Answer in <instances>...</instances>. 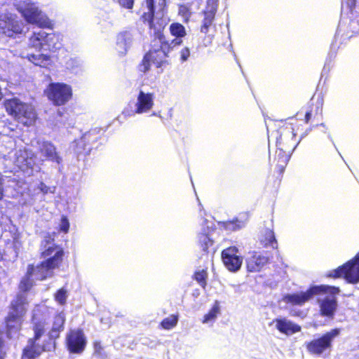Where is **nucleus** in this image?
Listing matches in <instances>:
<instances>
[{
	"instance_id": "9b49d317",
	"label": "nucleus",
	"mask_w": 359,
	"mask_h": 359,
	"mask_svg": "<svg viewBox=\"0 0 359 359\" xmlns=\"http://www.w3.org/2000/svg\"><path fill=\"white\" fill-rule=\"evenodd\" d=\"M333 273L334 277L343 276L348 283H359V253L354 259L335 270Z\"/></svg>"
},
{
	"instance_id": "423d86ee",
	"label": "nucleus",
	"mask_w": 359,
	"mask_h": 359,
	"mask_svg": "<svg viewBox=\"0 0 359 359\" xmlns=\"http://www.w3.org/2000/svg\"><path fill=\"white\" fill-rule=\"evenodd\" d=\"M340 329H332L319 338L315 339L306 344L308 351L313 355H321L326 351H330L332 341L340 334Z\"/></svg>"
},
{
	"instance_id": "ddd939ff",
	"label": "nucleus",
	"mask_w": 359,
	"mask_h": 359,
	"mask_svg": "<svg viewBox=\"0 0 359 359\" xmlns=\"http://www.w3.org/2000/svg\"><path fill=\"white\" fill-rule=\"evenodd\" d=\"M67 344L70 352L81 353L83 351L86 340L83 332L80 330H72L67 337Z\"/></svg>"
},
{
	"instance_id": "f3484780",
	"label": "nucleus",
	"mask_w": 359,
	"mask_h": 359,
	"mask_svg": "<svg viewBox=\"0 0 359 359\" xmlns=\"http://www.w3.org/2000/svg\"><path fill=\"white\" fill-rule=\"evenodd\" d=\"M147 12H144L142 18L144 22H147L149 27L151 29H156L154 24V14H157L163 11L165 6V0H158V4L154 6V0H146Z\"/></svg>"
},
{
	"instance_id": "2eb2a0df",
	"label": "nucleus",
	"mask_w": 359,
	"mask_h": 359,
	"mask_svg": "<svg viewBox=\"0 0 359 359\" xmlns=\"http://www.w3.org/2000/svg\"><path fill=\"white\" fill-rule=\"evenodd\" d=\"M236 248H229L222 251V257L224 265L231 271H238L242 264V259L237 255Z\"/></svg>"
},
{
	"instance_id": "6e6552de",
	"label": "nucleus",
	"mask_w": 359,
	"mask_h": 359,
	"mask_svg": "<svg viewBox=\"0 0 359 359\" xmlns=\"http://www.w3.org/2000/svg\"><path fill=\"white\" fill-rule=\"evenodd\" d=\"M44 93L55 105H63L67 102L72 96V88L63 83H50Z\"/></svg>"
},
{
	"instance_id": "473e14b6",
	"label": "nucleus",
	"mask_w": 359,
	"mask_h": 359,
	"mask_svg": "<svg viewBox=\"0 0 359 359\" xmlns=\"http://www.w3.org/2000/svg\"><path fill=\"white\" fill-rule=\"evenodd\" d=\"M67 298L66 291L63 289L60 290L55 294V300L60 304H63Z\"/></svg>"
},
{
	"instance_id": "e433bc0d",
	"label": "nucleus",
	"mask_w": 359,
	"mask_h": 359,
	"mask_svg": "<svg viewBox=\"0 0 359 359\" xmlns=\"http://www.w3.org/2000/svg\"><path fill=\"white\" fill-rule=\"evenodd\" d=\"M217 0H208L207 1V7L205 10H213L214 11H217Z\"/></svg>"
},
{
	"instance_id": "4be33fe9",
	"label": "nucleus",
	"mask_w": 359,
	"mask_h": 359,
	"mask_svg": "<svg viewBox=\"0 0 359 359\" xmlns=\"http://www.w3.org/2000/svg\"><path fill=\"white\" fill-rule=\"evenodd\" d=\"M169 29L171 34L176 37L175 39L172 41L170 46L174 47L181 45L182 43V38L187 34L184 27L178 22H175L171 24Z\"/></svg>"
},
{
	"instance_id": "dca6fc26",
	"label": "nucleus",
	"mask_w": 359,
	"mask_h": 359,
	"mask_svg": "<svg viewBox=\"0 0 359 359\" xmlns=\"http://www.w3.org/2000/svg\"><path fill=\"white\" fill-rule=\"evenodd\" d=\"M321 292L328 294L318 299L321 315L332 317L334 315L337 306L336 298L334 296L336 293L332 294L325 291H320L319 293ZM337 293L338 292H337Z\"/></svg>"
},
{
	"instance_id": "58836bf2",
	"label": "nucleus",
	"mask_w": 359,
	"mask_h": 359,
	"mask_svg": "<svg viewBox=\"0 0 359 359\" xmlns=\"http://www.w3.org/2000/svg\"><path fill=\"white\" fill-rule=\"evenodd\" d=\"M346 4L350 10H352V8L355 6V0H346Z\"/></svg>"
},
{
	"instance_id": "72a5a7b5",
	"label": "nucleus",
	"mask_w": 359,
	"mask_h": 359,
	"mask_svg": "<svg viewBox=\"0 0 359 359\" xmlns=\"http://www.w3.org/2000/svg\"><path fill=\"white\" fill-rule=\"evenodd\" d=\"M151 63L150 60H146V55L144 56L142 64L140 65V70L142 72H146L149 69Z\"/></svg>"
},
{
	"instance_id": "a878e982",
	"label": "nucleus",
	"mask_w": 359,
	"mask_h": 359,
	"mask_svg": "<svg viewBox=\"0 0 359 359\" xmlns=\"http://www.w3.org/2000/svg\"><path fill=\"white\" fill-rule=\"evenodd\" d=\"M220 313V306L219 301L216 300L209 312L205 314L203 319V323H212L216 320L217 316Z\"/></svg>"
},
{
	"instance_id": "b1692460",
	"label": "nucleus",
	"mask_w": 359,
	"mask_h": 359,
	"mask_svg": "<svg viewBox=\"0 0 359 359\" xmlns=\"http://www.w3.org/2000/svg\"><path fill=\"white\" fill-rule=\"evenodd\" d=\"M27 57L29 61L37 66L45 67L50 64V56L45 54H31Z\"/></svg>"
},
{
	"instance_id": "bb28decb",
	"label": "nucleus",
	"mask_w": 359,
	"mask_h": 359,
	"mask_svg": "<svg viewBox=\"0 0 359 359\" xmlns=\"http://www.w3.org/2000/svg\"><path fill=\"white\" fill-rule=\"evenodd\" d=\"M264 237V239H262V242L264 243L265 246L271 245L273 248H277V243L273 231L270 229H266Z\"/></svg>"
},
{
	"instance_id": "cd10ccee",
	"label": "nucleus",
	"mask_w": 359,
	"mask_h": 359,
	"mask_svg": "<svg viewBox=\"0 0 359 359\" xmlns=\"http://www.w3.org/2000/svg\"><path fill=\"white\" fill-rule=\"evenodd\" d=\"M178 321L177 316L171 315L161 322V326L165 330H170L175 327Z\"/></svg>"
},
{
	"instance_id": "f8f14e48",
	"label": "nucleus",
	"mask_w": 359,
	"mask_h": 359,
	"mask_svg": "<svg viewBox=\"0 0 359 359\" xmlns=\"http://www.w3.org/2000/svg\"><path fill=\"white\" fill-rule=\"evenodd\" d=\"M154 95L149 93H144L140 90L137 97V102L135 103V109L129 110L125 109L123 111V114L126 116H133L135 114H143L147 113L151 110L154 104Z\"/></svg>"
},
{
	"instance_id": "c85d7f7f",
	"label": "nucleus",
	"mask_w": 359,
	"mask_h": 359,
	"mask_svg": "<svg viewBox=\"0 0 359 359\" xmlns=\"http://www.w3.org/2000/svg\"><path fill=\"white\" fill-rule=\"evenodd\" d=\"M196 280L203 287H205L206 285V280L208 278L207 271L205 269L199 270L196 271L194 274Z\"/></svg>"
},
{
	"instance_id": "a19ab883",
	"label": "nucleus",
	"mask_w": 359,
	"mask_h": 359,
	"mask_svg": "<svg viewBox=\"0 0 359 359\" xmlns=\"http://www.w3.org/2000/svg\"><path fill=\"white\" fill-rule=\"evenodd\" d=\"M311 112H307L305 115V120H306V122H309V121L310 120L311 118Z\"/></svg>"
},
{
	"instance_id": "f257e3e1",
	"label": "nucleus",
	"mask_w": 359,
	"mask_h": 359,
	"mask_svg": "<svg viewBox=\"0 0 359 359\" xmlns=\"http://www.w3.org/2000/svg\"><path fill=\"white\" fill-rule=\"evenodd\" d=\"M50 314V309L44 305L38 306L33 310L32 325L34 337L29 339L22 359H34L43 351L54 350L55 340L59 337L60 332L63 330L65 316L62 313L56 315L50 330L45 334Z\"/></svg>"
},
{
	"instance_id": "7ed1b4c3",
	"label": "nucleus",
	"mask_w": 359,
	"mask_h": 359,
	"mask_svg": "<svg viewBox=\"0 0 359 359\" xmlns=\"http://www.w3.org/2000/svg\"><path fill=\"white\" fill-rule=\"evenodd\" d=\"M39 147L41 156L39 158L33 156V154L27 150H19L15 153L16 165L22 170L30 168L32 170L35 169V165L43 161L44 159L60 163L61 157L56 151L55 146L49 142H39ZM39 169L36 166V170Z\"/></svg>"
},
{
	"instance_id": "4c0bfd02",
	"label": "nucleus",
	"mask_w": 359,
	"mask_h": 359,
	"mask_svg": "<svg viewBox=\"0 0 359 359\" xmlns=\"http://www.w3.org/2000/svg\"><path fill=\"white\" fill-rule=\"evenodd\" d=\"M39 188L44 194H46L48 191V189H49V188L45 184H43V182L40 183Z\"/></svg>"
},
{
	"instance_id": "1a4fd4ad",
	"label": "nucleus",
	"mask_w": 359,
	"mask_h": 359,
	"mask_svg": "<svg viewBox=\"0 0 359 359\" xmlns=\"http://www.w3.org/2000/svg\"><path fill=\"white\" fill-rule=\"evenodd\" d=\"M55 41H57L55 34H48L43 30H39L34 32L29 38V46L39 50L41 49L53 50L57 48Z\"/></svg>"
},
{
	"instance_id": "f03ea898",
	"label": "nucleus",
	"mask_w": 359,
	"mask_h": 359,
	"mask_svg": "<svg viewBox=\"0 0 359 359\" xmlns=\"http://www.w3.org/2000/svg\"><path fill=\"white\" fill-rule=\"evenodd\" d=\"M44 250L42 252L43 257H48L47 260L41 264L34 267L29 266L27 275L23 278L20 284V288L23 291H27L32 286V278L42 280L48 277L53 276V270L58 267L62 262L63 250L59 246L46 241Z\"/></svg>"
},
{
	"instance_id": "393cba45",
	"label": "nucleus",
	"mask_w": 359,
	"mask_h": 359,
	"mask_svg": "<svg viewBox=\"0 0 359 359\" xmlns=\"http://www.w3.org/2000/svg\"><path fill=\"white\" fill-rule=\"evenodd\" d=\"M165 57V52L159 48L158 50H150L146 55V60H150L154 64H156L157 67H159L161 64L163 62Z\"/></svg>"
},
{
	"instance_id": "aec40b11",
	"label": "nucleus",
	"mask_w": 359,
	"mask_h": 359,
	"mask_svg": "<svg viewBox=\"0 0 359 359\" xmlns=\"http://www.w3.org/2000/svg\"><path fill=\"white\" fill-rule=\"evenodd\" d=\"M28 309V302L24 294H19L12 302V309L9 314L23 319Z\"/></svg>"
},
{
	"instance_id": "5701e85b",
	"label": "nucleus",
	"mask_w": 359,
	"mask_h": 359,
	"mask_svg": "<svg viewBox=\"0 0 359 359\" xmlns=\"http://www.w3.org/2000/svg\"><path fill=\"white\" fill-rule=\"evenodd\" d=\"M133 41L132 35L129 32L121 33L117 36L116 50L121 55L126 53Z\"/></svg>"
},
{
	"instance_id": "c756f323",
	"label": "nucleus",
	"mask_w": 359,
	"mask_h": 359,
	"mask_svg": "<svg viewBox=\"0 0 359 359\" xmlns=\"http://www.w3.org/2000/svg\"><path fill=\"white\" fill-rule=\"evenodd\" d=\"M93 348L94 355L100 359H105L107 358V354L104 351V347L101 345L100 341H96L93 343Z\"/></svg>"
},
{
	"instance_id": "f704fd0d",
	"label": "nucleus",
	"mask_w": 359,
	"mask_h": 359,
	"mask_svg": "<svg viewBox=\"0 0 359 359\" xmlns=\"http://www.w3.org/2000/svg\"><path fill=\"white\" fill-rule=\"evenodd\" d=\"M190 55L189 48L186 47L180 51V59L182 62L187 61Z\"/></svg>"
},
{
	"instance_id": "c9c22d12",
	"label": "nucleus",
	"mask_w": 359,
	"mask_h": 359,
	"mask_svg": "<svg viewBox=\"0 0 359 359\" xmlns=\"http://www.w3.org/2000/svg\"><path fill=\"white\" fill-rule=\"evenodd\" d=\"M201 242L203 243V250H205L208 248V245L211 244V241L209 237L206 234H203L200 237Z\"/></svg>"
},
{
	"instance_id": "2f4dec72",
	"label": "nucleus",
	"mask_w": 359,
	"mask_h": 359,
	"mask_svg": "<svg viewBox=\"0 0 359 359\" xmlns=\"http://www.w3.org/2000/svg\"><path fill=\"white\" fill-rule=\"evenodd\" d=\"M69 229V222L65 216H62L60 224V231L67 233Z\"/></svg>"
},
{
	"instance_id": "412c9836",
	"label": "nucleus",
	"mask_w": 359,
	"mask_h": 359,
	"mask_svg": "<svg viewBox=\"0 0 359 359\" xmlns=\"http://www.w3.org/2000/svg\"><path fill=\"white\" fill-rule=\"evenodd\" d=\"M23 319L8 314L6 320L7 335L10 338L16 337L21 329Z\"/></svg>"
},
{
	"instance_id": "79ce46f5",
	"label": "nucleus",
	"mask_w": 359,
	"mask_h": 359,
	"mask_svg": "<svg viewBox=\"0 0 359 359\" xmlns=\"http://www.w3.org/2000/svg\"><path fill=\"white\" fill-rule=\"evenodd\" d=\"M0 359H4V353L0 351Z\"/></svg>"
},
{
	"instance_id": "20e7f679",
	"label": "nucleus",
	"mask_w": 359,
	"mask_h": 359,
	"mask_svg": "<svg viewBox=\"0 0 359 359\" xmlns=\"http://www.w3.org/2000/svg\"><path fill=\"white\" fill-rule=\"evenodd\" d=\"M5 107L10 115L24 126H31L36 121V114L34 107L18 99L14 98L7 100L5 102Z\"/></svg>"
},
{
	"instance_id": "7c9ffc66",
	"label": "nucleus",
	"mask_w": 359,
	"mask_h": 359,
	"mask_svg": "<svg viewBox=\"0 0 359 359\" xmlns=\"http://www.w3.org/2000/svg\"><path fill=\"white\" fill-rule=\"evenodd\" d=\"M179 15H181L184 21L187 22L191 17V11L190 8L187 5H181L179 7Z\"/></svg>"
},
{
	"instance_id": "6ab92c4d",
	"label": "nucleus",
	"mask_w": 359,
	"mask_h": 359,
	"mask_svg": "<svg viewBox=\"0 0 359 359\" xmlns=\"http://www.w3.org/2000/svg\"><path fill=\"white\" fill-rule=\"evenodd\" d=\"M268 262V257L257 252L251 253L246 258L247 269L250 272H258Z\"/></svg>"
},
{
	"instance_id": "9d476101",
	"label": "nucleus",
	"mask_w": 359,
	"mask_h": 359,
	"mask_svg": "<svg viewBox=\"0 0 359 359\" xmlns=\"http://www.w3.org/2000/svg\"><path fill=\"white\" fill-rule=\"evenodd\" d=\"M24 24L18 20L17 16L12 13L0 15V33L12 37L15 34L22 33Z\"/></svg>"
},
{
	"instance_id": "0eeeda50",
	"label": "nucleus",
	"mask_w": 359,
	"mask_h": 359,
	"mask_svg": "<svg viewBox=\"0 0 359 359\" xmlns=\"http://www.w3.org/2000/svg\"><path fill=\"white\" fill-rule=\"evenodd\" d=\"M320 291L334 294L339 292V290L338 287L328 285L314 286L306 292L287 294L283 297V300L285 303L292 305L302 306L311 299L314 294H319Z\"/></svg>"
},
{
	"instance_id": "4468645a",
	"label": "nucleus",
	"mask_w": 359,
	"mask_h": 359,
	"mask_svg": "<svg viewBox=\"0 0 359 359\" xmlns=\"http://www.w3.org/2000/svg\"><path fill=\"white\" fill-rule=\"evenodd\" d=\"M216 12L213 10H205L203 12V18L201 25V32L205 34L203 43L205 46H209L212 41L213 34H209L211 30L215 31V25H213Z\"/></svg>"
},
{
	"instance_id": "ea45409f",
	"label": "nucleus",
	"mask_w": 359,
	"mask_h": 359,
	"mask_svg": "<svg viewBox=\"0 0 359 359\" xmlns=\"http://www.w3.org/2000/svg\"><path fill=\"white\" fill-rule=\"evenodd\" d=\"M3 196V186H2V180L0 177V199Z\"/></svg>"
},
{
	"instance_id": "a211bd4d",
	"label": "nucleus",
	"mask_w": 359,
	"mask_h": 359,
	"mask_svg": "<svg viewBox=\"0 0 359 359\" xmlns=\"http://www.w3.org/2000/svg\"><path fill=\"white\" fill-rule=\"evenodd\" d=\"M270 325H274L280 332L286 335H292L301 331V327L285 318L273 320Z\"/></svg>"
},
{
	"instance_id": "39448f33",
	"label": "nucleus",
	"mask_w": 359,
	"mask_h": 359,
	"mask_svg": "<svg viewBox=\"0 0 359 359\" xmlns=\"http://www.w3.org/2000/svg\"><path fill=\"white\" fill-rule=\"evenodd\" d=\"M15 7L28 23L39 27H48L50 25L46 15L30 0L19 1L15 4Z\"/></svg>"
}]
</instances>
